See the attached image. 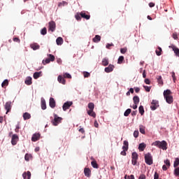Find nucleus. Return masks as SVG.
I'll use <instances>...</instances> for the list:
<instances>
[{
  "instance_id": "obj_17",
  "label": "nucleus",
  "mask_w": 179,
  "mask_h": 179,
  "mask_svg": "<svg viewBox=\"0 0 179 179\" xmlns=\"http://www.w3.org/2000/svg\"><path fill=\"white\" fill-rule=\"evenodd\" d=\"M84 174L85 177H90L92 174V171H90V169L89 168H85L84 169Z\"/></svg>"
},
{
  "instance_id": "obj_4",
  "label": "nucleus",
  "mask_w": 179,
  "mask_h": 179,
  "mask_svg": "<svg viewBox=\"0 0 179 179\" xmlns=\"http://www.w3.org/2000/svg\"><path fill=\"white\" fill-rule=\"evenodd\" d=\"M131 159V164H133V166H136V163H138V153H136V152H132Z\"/></svg>"
},
{
  "instance_id": "obj_61",
  "label": "nucleus",
  "mask_w": 179,
  "mask_h": 179,
  "mask_svg": "<svg viewBox=\"0 0 179 179\" xmlns=\"http://www.w3.org/2000/svg\"><path fill=\"white\" fill-rule=\"evenodd\" d=\"M167 169L169 168L166 165H163L162 170H164V171H167Z\"/></svg>"
},
{
  "instance_id": "obj_39",
  "label": "nucleus",
  "mask_w": 179,
  "mask_h": 179,
  "mask_svg": "<svg viewBox=\"0 0 179 179\" xmlns=\"http://www.w3.org/2000/svg\"><path fill=\"white\" fill-rule=\"evenodd\" d=\"M131 108H128L127 110H125L124 115V117H128L131 114Z\"/></svg>"
},
{
  "instance_id": "obj_56",
  "label": "nucleus",
  "mask_w": 179,
  "mask_h": 179,
  "mask_svg": "<svg viewBox=\"0 0 179 179\" xmlns=\"http://www.w3.org/2000/svg\"><path fill=\"white\" fill-rule=\"evenodd\" d=\"M154 179H162L159 177V173H157V172L155 173Z\"/></svg>"
},
{
  "instance_id": "obj_59",
  "label": "nucleus",
  "mask_w": 179,
  "mask_h": 179,
  "mask_svg": "<svg viewBox=\"0 0 179 179\" xmlns=\"http://www.w3.org/2000/svg\"><path fill=\"white\" fill-rule=\"evenodd\" d=\"M13 40L15 43H20V39H19V38H13Z\"/></svg>"
},
{
  "instance_id": "obj_41",
  "label": "nucleus",
  "mask_w": 179,
  "mask_h": 179,
  "mask_svg": "<svg viewBox=\"0 0 179 179\" xmlns=\"http://www.w3.org/2000/svg\"><path fill=\"white\" fill-rule=\"evenodd\" d=\"M63 77L64 78H66L67 79H72V76H71V74H69V73H64Z\"/></svg>"
},
{
  "instance_id": "obj_18",
  "label": "nucleus",
  "mask_w": 179,
  "mask_h": 179,
  "mask_svg": "<svg viewBox=\"0 0 179 179\" xmlns=\"http://www.w3.org/2000/svg\"><path fill=\"white\" fill-rule=\"evenodd\" d=\"M30 47L32 48V50H34V51H36V50H40V45L36 43H31Z\"/></svg>"
},
{
  "instance_id": "obj_40",
  "label": "nucleus",
  "mask_w": 179,
  "mask_h": 179,
  "mask_svg": "<svg viewBox=\"0 0 179 179\" xmlns=\"http://www.w3.org/2000/svg\"><path fill=\"white\" fill-rule=\"evenodd\" d=\"M139 131H140L141 134H143V135H145V127H143V125H141L139 127Z\"/></svg>"
},
{
  "instance_id": "obj_57",
  "label": "nucleus",
  "mask_w": 179,
  "mask_h": 179,
  "mask_svg": "<svg viewBox=\"0 0 179 179\" xmlns=\"http://www.w3.org/2000/svg\"><path fill=\"white\" fill-rule=\"evenodd\" d=\"M110 47H114V44H113V43H108V44L106 45V48H108V50H110Z\"/></svg>"
},
{
  "instance_id": "obj_16",
  "label": "nucleus",
  "mask_w": 179,
  "mask_h": 179,
  "mask_svg": "<svg viewBox=\"0 0 179 179\" xmlns=\"http://www.w3.org/2000/svg\"><path fill=\"white\" fill-rule=\"evenodd\" d=\"M49 106L51 108H55V99L54 98H50L49 101Z\"/></svg>"
},
{
  "instance_id": "obj_14",
  "label": "nucleus",
  "mask_w": 179,
  "mask_h": 179,
  "mask_svg": "<svg viewBox=\"0 0 179 179\" xmlns=\"http://www.w3.org/2000/svg\"><path fill=\"white\" fill-rule=\"evenodd\" d=\"M57 80L59 83H62V85H66V80H65V78L61 75L57 77Z\"/></svg>"
},
{
  "instance_id": "obj_7",
  "label": "nucleus",
  "mask_w": 179,
  "mask_h": 179,
  "mask_svg": "<svg viewBox=\"0 0 179 179\" xmlns=\"http://www.w3.org/2000/svg\"><path fill=\"white\" fill-rule=\"evenodd\" d=\"M19 141V136L17 134H13L11 138V143L13 146L17 145V142Z\"/></svg>"
},
{
  "instance_id": "obj_50",
  "label": "nucleus",
  "mask_w": 179,
  "mask_h": 179,
  "mask_svg": "<svg viewBox=\"0 0 179 179\" xmlns=\"http://www.w3.org/2000/svg\"><path fill=\"white\" fill-rule=\"evenodd\" d=\"M172 37L174 40H177L178 38V34L176 32H174L172 34Z\"/></svg>"
},
{
  "instance_id": "obj_29",
  "label": "nucleus",
  "mask_w": 179,
  "mask_h": 179,
  "mask_svg": "<svg viewBox=\"0 0 179 179\" xmlns=\"http://www.w3.org/2000/svg\"><path fill=\"white\" fill-rule=\"evenodd\" d=\"M41 73L42 72L41 71H39V72H35L34 73V78L35 79H38V78H40L41 76Z\"/></svg>"
},
{
  "instance_id": "obj_22",
  "label": "nucleus",
  "mask_w": 179,
  "mask_h": 179,
  "mask_svg": "<svg viewBox=\"0 0 179 179\" xmlns=\"http://www.w3.org/2000/svg\"><path fill=\"white\" fill-rule=\"evenodd\" d=\"M24 83L27 85V86H30V85L33 83V82H31V77H27Z\"/></svg>"
},
{
  "instance_id": "obj_30",
  "label": "nucleus",
  "mask_w": 179,
  "mask_h": 179,
  "mask_svg": "<svg viewBox=\"0 0 179 179\" xmlns=\"http://www.w3.org/2000/svg\"><path fill=\"white\" fill-rule=\"evenodd\" d=\"M134 104H139V96H134L133 97Z\"/></svg>"
},
{
  "instance_id": "obj_49",
  "label": "nucleus",
  "mask_w": 179,
  "mask_h": 179,
  "mask_svg": "<svg viewBox=\"0 0 179 179\" xmlns=\"http://www.w3.org/2000/svg\"><path fill=\"white\" fill-rule=\"evenodd\" d=\"M128 51V49L127 48H123L120 49L121 54H125Z\"/></svg>"
},
{
  "instance_id": "obj_51",
  "label": "nucleus",
  "mask_w": 179,
  "mask_h": 179,
  "mask_svg": "<svg viewBox=\"0 0 179 179\" xmlns=\"http://www.w3.org/2000/svg\"><path fill=\"white\" fill-rule=\"evenodd\" d=\"M83 75H84V78H89L90 76V73L87 71H84Z\"/></svg>"
},
{
  "instance_id": "obj_42",
  "label": "nucleus",
  "mask_w": 179,
  "mask_h": 179,
  "mask_svg": "<svg viewBox=\"0 0 179 179\" xmlns=\"http://www.w3.org/2000/svg\"><path fill=\"white\" fill-rule=\"evenodd\" d=\"M41 34H42V36H45V34H47V28L44 27L42 29L41 31Z\"/></svg>"
},
{
  "instance_id": "obj_26",
  "label": "nucleus",
  "mask_w": 179,
  "mask_h": 179,
  "mask_svg": "<svg viewBox=\"0 0 179 179\" xmlns=\"http://www.w3.org/2000/svg\"><path fill=\"white\" fill-rule=\"evenodd\" d=\"M56 43L57 45H62V44L64 43V39H62V38L61 37H58L56 40Z\"/></svg>"
},
{
  "instance_id": "obj_37",
  "label": "nucleus",
  "mask_w": 179,
  "mask_h": 179,
  "mask_svg": "<svg viewBox=\"0 0 179 179\" xmlns=\"http://www.w3.org/2000/svg\"><path fill=\"white\" fill-rule=\"evenodd\" d=\"M9 85V81L8 80H4L3 82L1 83V87H6Z\"/></svg>"
},
{
  "instance_id": "obj_12",
  "label": "nucleus",
  "mask_w": 179,
  "mask_h": 179,
  "mask_svg": "<svg viewBox=\"0 0 179 179\" xmlns=\"http://www.w3.org/2000/svg\"><path fill=\"white\" fill-rule=\"evenodd\" d=\"M114 65L109 64L108 67L105 68V72H106V73H110V72H113V71H114Z\"/></svg>"
},
{
  "instance_id": "obj_55",
  "label": "nucleus",
  "mask_w": 179,
  "mask_h": 179,
  "mask_svg": "<svg viewBox=\"0 0 179 179\" xmlns=\"http://www.w3.org/2000/svg\"><path fill=\"white\" fill-rule=\"evenodd\" d=\"M127 151H128V150L123 149V150L120 152V155H122V156H127Z\"/></svg>"
},
{
  "instance_id": "obj_21",
  "label": "nucleus",
  "mask_w": 179,
  "mask_h": 179,
  "mask_svg": "<svg viewBox=\"0 0 179 179\" xmlns=\"http://www.w3.org/2000/svg\"><path fill=\"white\" fill-rule=\"evenodd\" d=\"M146 148V144H145L144 143H140L138 145V150L141 152H143L145 150V149Z\"/></svg>"
},
{
  "instance_id": "obj_27",
  "label": "nucleus",
  "mask_w": 179,
  "mask_h": 179,
  "mask_svg": "<svg viewBox=\"0 0 179 179\" xmlns=\"http://www.w3.org/2000/svg\"><path fill=\"white\" fill-rule=\"evenodd\" d=\"M109 62H108V58L105 57L102 59V65L103 66H107L108 65Z\"/></svg>"
},
{
  "instance_id": "obj_9",
  "label": "nucleus",
  "mask_w": 179,
  "mask_h": 179,
  "mask_svg": "<svg viewBox=\"0 0 179 179\" xmlns=\"http://www.w3.org/2000/svg\"><path fill=\"white\" fill-rule=\"evenodd\" d=\"M169 48H171L176 57H179V49L178 48H176L174 44H171V45H169Z\"/></svg>"
},
{
  "instance_id": "obj_33",
  "label": "nucleus",
  "mask_w": 179,
  "mask_h": 179,
  "mask_svg": "<svg viewBox=\"0 0 179 179\" xmlns=\"http://www.w3.org/2000/svg\"><path fill=\"white\" fill-rule=\"evenodd\" d=\"M179 166V158H176L173 162V167L174 169Z\"/></svg>"
},
{
  "instance_id": "obj_23",
  "label": "nucleus",
  "mask_w": 179,
  "mask_h": 179,
  "mask_svg": "<svg viewBox=\"0 0 179 179\" xmlns=\"http://www.w3.org/2000/svg\"><path fill=\"white\" fill-rule=\"evenodd\" d=\"M23 118H24V121H26V120H30V118H31V115H30V113L26 112L23 114Z\"/></svg>"
},
{
  "instance_id": "obj_48",
  "label": "nucleus",
  "mask_w": 179,
  "mask_h": 179,
  "mask_svg": "<svg viewBox=\"0 0 179 179\" xmlns=\"http://www.w3.org/2000/svg\"><path fill=\"white\" fill-rule=\"evenodd\" d=\"M31 157V155H30L29 154H26L24 156V159L27 162H29V160H30Z\"/></svg>"
},
{
  "instance_id": "obj_52",
  "label": "nucleus",
  "mask_w": 179,
  "mask_h": 179,
  "mask_svg": "<svg viewBox=\"0 0 179 179\" xmlns=\"http://www.w3.org/2000/svg\"><path fill=\"white\" fill-rule=\"evenodd\" d=\"M43 65H46V64H50V62H51V61L50 60V59H46L45 60H43Z\"/></svg>"
},
{
  "instance_id": "obj_2",
  "label": "nucleus",
  "mask_w": 179,
  "mask_h": 179,
  "mask_svg": "<svg viewBox=\"0 0 179 179\" xmlns=\"http://www.w3.org/2000/svg\"><path fill=\"white\" fill-rule=\"evenodd\" d=\"M152 146H157L159 149H162V150H167V142L166 141H156L152 144Z\"/></svg>"
},
{
  "instance_id": "obj_38",
  "label": "nucleus",
  "mask_w": 179,
  "mask_h": 179,
  "mask_svg": "<svg viewBox=\"0 0 179 179\" xmlns=\"http://www.w3.org/2000/svg\"><path fill=\"white\" fill-rule=\"evenodd\" d=\"M91 164L94 169H99V165L97 164V162L96 161H92L91 162Z\"/></svg>"
},
{
  "instance_id": "obj_6",
  "label": "nucleus",
  "mask_w": 179,
  "mask_h": 179,
  "mask_svg": "<svg viewBox=\"0 0 179 179\" xmlns=\"http://www.w3.org/2000/svg\"><path fill=\"white\" fill-rule=\"evenodd\" d=\"M159 107V101L152 100L151 102L150 108L152 111H155Z\"/></svg>"
},
{
  "instance_id": "obj_63",
  "label": "nucleus",
  "mask_w": 179,
  "mask_h": 179,
  "mask_svg": "<svg viewBox=\"0 0 179 179\" xmlns=\"http://www.w3.org/2000/svg\"><path fill=\"white\" fill-rule=\"evenodd\" d=\"M127 179H135V176L134 175L128 176Z\"/></svg>"
},
{
  "instance_id": "obj_46",
  "label": "nucleus",
  "mask_w": 179,
  "mask_h": 179,
  "mask_svg": "<svg viewBox=\"0 0 179 179\" xmlns=\"http://www.w3.org/2000/svg\"><path fill=\"white\" fill-rule=\"evenodd\" d=\"M124 61V56H120L117 59V64H122Z\"/></svg>"
},
{
  "instance_id": "obj_15",
  "label": "nucleus",
  "mask_w": 179,
  "mask_h": 179,
  "mask_svg": "<svg viewBox=\"0 0 179 179\" xmlns=\"http://www.w3.org/2000/svg\"><path fill=\"white\" fill-rule=\"evenodd\" d=\"M40 139V134L36 133L31 137L32 142H37Z\"/></svg>"
},
{
  "instance_id": "obj_20",
  "label": "nucleus",
  "mask_w": 179,
  "mask_h": 179,
  "mask_svg": "<svg viewBox=\"0 0 179 179\" xmlns=\"http://www.w3.org/2000/svg\"><path fill=\"white\" fill-rule=\"evenodd\" d=\"M41 103L42 110H45L47 108V104L45 103V99L42 98L41 101Z\"/></svg>"
},
{
  "instance_id": "obj_25",
  "label": "nucleus",
  "mask_w": 179,
  "mask_h": 179,
  "mask_svg": "<svg viewBox=\"0 0 179 179\" xmlns=\"http://www.w3.org/2000/svg\"><path fill=\"white\" fill-rule=\"evenodd\" d=\"M101 40V36L99 35H96L95 37L92 39L94 43H99Z\"/></svg>"
},
{
  "instance_id": "obj_10",
  "label": "nucleus",
  "mask_w": 179,
  "mask_h": 179,
  "mask_svg": "<svg viewBox=\"0 0 179 179\" xmlns=\"http://www.w3.org/2000/svg\"><path fill=\"white\" fill-rule=\"evenodd\" d=\"M56 27H57V25L55 24V22L50 21L49 22V30H50V31H52V32L55 31Z\"/></svg>"
},
{
  "instance_id": "obj_28",
  "label": "nucleus",
  "mask_w": 179,
  "mask_h": 179,
  "mask_svg": "<svg viewBox=\"0 0 179 179\" xmlns=\"http://www.w3.org/2000/svg\"><path fill=\"white\" fill-rule=\"evenodd\" d=\"M123 146H122V149H124V150H128V148L129 146V143H128L127 141H124L123 142Z\"/></svg>"
},
{
  "instance_id": "obj_58",
  "label": "nucleus",
  "mask_w": 179,
  "mask_h": 179,
  "mask_svg": "<svg viewBox=\"0 0 179 179\" xmlns=\"http://www.w3.org/2000/svg\"><path fill=\"white\" fill-rule=\"evenodd\" d=\"M144 82L146 85H150V80L149 78H145Z\"/></svg>"
},
{
  "instance_id": "obj_11",
  "label": "nucleus",
  "mask_w": 179,
  "mask_h": 179,
  "mask_svg": "<svg viewBox=\"0 0 179 179\" xmlns=\"http://www.w3.org/2000/svg\"><path fill=\"white\" fill-rule=\"evenodd\" d=\"M5 109L6 110V114H8L12 110V102L8 101L5 104Z\"/></svg>"
},
{
  "instance_id": "obj_54",
  "label": "nucleus",
  "mask_w": 179,
  "mask_h": 179,
  "mask_svg": "<svg viewBox=\"0 0 179 179\" xmlns=\"http://www.w3.org/2000/svg\"><path fill=\"white\" fill-rule=\"evenodd\" d=\"M134 138H138L139 136V131L138 130L134 131Z\"/></svg>"
},
{
  "instance_id": "obj_8",
  "label": "nucleus",
  "mask_w": 179,
  "mask_h": 179,
  "mask_svg": "<svg viewBox=\"0 0 179 179\" xmlns=\"http://www.w3.org/2000/svg\"><path fill=\"white\" fill-rule=\"evenodd\" d=\"M73 103L72 101H66L64 103L62 108L64 111H66V110H69L71 106H72Z\"/></svg>"
},
{
  "instance_id": "obj_5",
  "label": "nucleus",
  "mask_w": 179,
  "mask_h": 179,
  "mask_svg": "<svg viewBox=\"0 0 179 179\" xmlns=\"http://www.w3.org/2000/svg\"><path fill=\"white\" fill-rule=\"evenodd\" d=\"M62 120V117H58V115H55V118H54V120L52 121V124L55 127H57V125H58V124H59V122H61Z\"/></svg>"
},
{
  "instance_id": "obj_31",
  "label": "nucleus",
  "mask_w": 179,
  "mask_h": 179,
  "mask_svg": "<svg viewBox=\"0 0 179 179\" xmlns=\"http://www.w3.org/2000/svg\"><path fill=\"white\" fill-rule=\"evenodd\" d=\"M162 51H163V50H162V48L158 47V48L155 50L156 55H157L158 57H160V55H162Z\"/></svg>"
},
{
  "instance_id": "obj_44",
  "label": "nucleus",
  "mask_w": 179,
  "mask_h": 179,
  "mask_svg": "<svg viewBox=\"0 0 179 179\" xmlns=\"http://www.w3.org/2000/svg\"><path fill=\"white\" fill-rule=\"evenodd\" d=\"M164 164H166V166H168V169H169L170 166H171V164L170 163V159L164 160Z\"/></svg>"
},
{
  "instance_id": "obj_45",
  "label": "nucleus",
  "mask_w": 179,
  "mask_h": 179,
  "mask_svg": "<svg viewBox=\"0 0 179 179\" xmlns=\"http://www.w3.org/2000/svg\"><path fill=\"white\" fill-rule=\"evenodd\" d=\"M88 108H90V110H94V103H90L88 104Z\"/></svg>"
},
{
  "instance_id": "obj_60",
  "label": "nucleus",
  "mask_w": 179,
  "mask_h": 179,
  "mask_svg": "<svg viewBox=\"0 0 179 179\" xmlns=\"http://www.w3.org/2000/svg\"><path fill=\"white\" fill-rule=\"evenodd\" d=\"M94 125L95 128H99V122H97V120L94 121Z\"/></svg>"
},
{
  "instance_id": "obj_13",
  "label": "nucleus",
  "mask_w": 179,
  "mask_h": 179,
  "mask_svg": "<svg viewBox=\"0 0 179 179\" xmlns=\"http://www.w3.org/2000/svg\"><path fill=\"white\" fill-rule=\"evenodd\" d=\"M22 177L24 179H30L31 178V173L30 171L24 172L22 173Z\"/></svg>"
},
{
  "instance_id": "obj_47",
  "label": "nucleus",
  "mask_w": 179,
  "mask_h": 179,
  "mask_svg": "<svg viewBox=\"0 0 179 179\" xmlns=\"http://www.w3.org/2000/svg\"><path fill=\"white\" fill-rule=\"evenodd\" d=\"M171 76L173 78L174 83H176V80H177V78H176V73H174V71L171 72Z\"/></svg>"
},
{
  "instance_id": "obj_36",
  "label": "nucleus",
  "mask_w": 179,
  "mask_h": 179,
  "mask_svg": "<svg viewBox=\"0 0 179 179\" xmlns=\"http://www.w3.org/2000/svg\"><path fill=\"white\" fill-rule=\"evenodd\" d=\"M173 174L176 177H179V167L175 168L173 171Z\"/></svg>"
},
{
  "instance_id": "obj_35",
  "label": "nucleus",
  "mask_w": 179,
  "mask_h": 179,
  "mask_svg": "<svg viewBox=\"0 0 179 179\" xmlns=\"http://www.w3.org/2000/svg\"><path fill=\"white\" fill-rule=\"evenodd\" d=\"M48 57H49L48 59H50L51 62H54V61H55V56L53 55L49 54L48 55Z\"/></svg>"
},
{
  "instance_id": "obj_32",
  "label": "nucleus",
  "mask_w": 179,
  "mask_h": 179,
  "mask_svg": "<svg viewBox=\"0 0 179 179\" xmlns=\"http://www.w3.org/2000/svg\"><path fill=\"white\" fill-rule=\"evenodd\" d=\"M157 80L159 85H161V86H163V79L162 78V76H157Z\"/></svg>"
},
{
  "instance_id": "obj_53",
  "label": "nucleus",
  "mask_w": 179,
  "mask_h": 179,
  "mask_svg": "<svg viewBox=\"0 0 179 179\" xmlns=\"http://www.w3.org/2000/svg\"><path fill=\"white\" fill-rule=\"evenodd\" d=\"M143 87L145 90V92H150V89H152V87H148V86H146V85H143Z\"/></svg>"
},
{
  "instance_id": "obj_19",
  "label": "nucleus",
  "mask_w": 179,
  "mask_h": 179,
  "mask_svg": "<svg viewBox=\"0 0 179 179\" xmlns=\"http://www.w3.org/2000/svg\"><path fill=\"white\" fill-rule=\"evenodd\" d=\"M80 15L81 17H83V19H86V20H89V19H90V15H86V13H85V11H82Z\"/></svg>"
},
{
  "instance_id": "obj_24",
  "label": "nucleus",
  "mask_w": 179,
  "mask_h": 179,
  "mask_svg": "<svg viewBox=\"0 0 179 179\" xmlns=\"http://www.w3.org/2000/svg\"><path fill=\"white\" fill-rule=\"evenodd\" d=\"M87 113L88 115H90V117H93V118H96V113H94L93 110L90 109L89 110H87Z\"/></svg>"
},
{
  "instance_id": "obj_3",
  "label": "nucleus",
  "mask_w": 179,
  "mask_h": 179,
  "mask_svg": "<svg viewBox=\"0 0 179 179\" xmlns=\"http://www.w3.org/2000/svg\"><path fill=\"white\" fill-rule=\"evenodd\" d=\"M144 159L146 164H148V166H152V164H153V157H152L150 152L145 154Z\"/></svg>"
},
{
  "instance_id": "obj_64",
  "label": "nucleus",
  "mask_w": 179,
  "mask_h": 179,
  "mask_svg": "<svg viewBox=\"0 0 179 179\" xmlns=\"http://www.w3.org/2000/svg\"><path fill=\"white\" fill-rule=\"evenodd\" d=\"M78 131H79V132H80L81 134H85V129H83V128H80Z\"/></svg>"
},
{
  "instance_id": "obj_62",
  "label": "nucleus",
  "mask_w": 179,
  "mask_h": 179,
  "mask_svg": "<svg viewBox=\"0 0 179 179\" xmlns=\"http://www.w3.org/2000/svg\"><path fill=\"white\" fill-rule=\"evenodd\" d=\"M137 113H138L137 110H134L133 112H131L132 117H135Z\"/></svg>"
},
{
  "instance_id": "obj_43",
  "label": "nucleus",
  "mask_w": 179,
  "mask_h": 179,
  "mask_svg": "<svg viewBox=\"0 0 179 179\" xmlns=\"http://www.w3.org/2000/svg\"><path fill=\"white\" fill-rule=\"evenodd\" d=\"M75 17L76 19V20H82V16L80 15V13H77V14H76Z\"/></svg>"
},
{
  "instance_id": "obj_1",
  "label": "nucleus",
  "mask_w": 179,
  "mask_h": 179,
  "mask_svg": "<svg viewBox=\"0 0 179 179\" xmlns=\"http://www.w3.org/2000/svg\"><path fill=\"white\" fill-rule=\"evenodd\" d=\"M163 94L166 103H168V104H173L174 98H173V92H171V90H166L164 91Z\"/></svg>"
},
{
  "instance_id": "obj_34",
  "label": "nucleus",
  "mask_w": 179,
  "mask_h": 179,
  "mask_svg": "<svg viewBox=\"0 0 179 179\" xmlns=\"http://www.w3.org/2000/svg\"><path fill=\"white\" fill-rule=\"evenodd\" d=\"M138 111H139L141 115H143V114H145V109L143 108V106H139Z\"/></svg>"
}]
</instances>
